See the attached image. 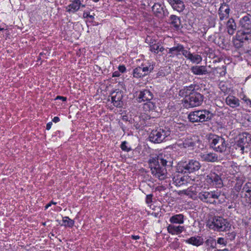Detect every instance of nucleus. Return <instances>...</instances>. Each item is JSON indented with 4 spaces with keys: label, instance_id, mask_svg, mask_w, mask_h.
Returning <instances> with one entry per match:
<instances>
[{
    "label": "nucleus",
    "instance_id": "3",
    "mask_svg": "<svg viewBox=\"0 0 251 251\" xmlns=\"http://www.w3.org/2000/svg\"><path fill=\"white\" fill-rule=\"evenodd\" d=\"M240 25L243 29L238 31V40L241 41L251 40V16L248 15L241 18Z\"/></svg>",
    "mask_w": 251,
    "mask_h": 251
},
{
    "label": "nucleus",
    "instance_id": "9",
    "mask_svg": "<svg viewBox=\"0 0 251 251\" xmlns=\"http://www.w3.org/2000/svg\"><path fill=\"white\" fill-rule=\"evenodd\" d=\"M221 193L218 191H202L198 194V197L204 202L215 204V199H218Z\"/></svg>",
    "mask_w": 251,
    "mask_h": 251
},
{
    "label": "nucleus",
    "instance_id": "40",
    "mask_svg": "<svg viewBox=\"0 0 251 251\" xmlns=\"http://www.w3.org/2000/svg\"><path fill=\"white\" fill-rule=\"evenodd\" d=\"M236 38H237L236 37ZM245 41H239L238 40V38H237V40H236V42L235 43V46L237 47V48H241V47H242L243 46V43L245 42Z\"/></svg>",
    "mask_w": 251,
    "mask_h": 251
},
{
    "label": "nucleus",
    "instance_id": "30",
    "mask_svg": "<svg viewBox=\"0 0 251 251\" xmlns=\"http://www.w3.org/2000/svg\"><path fill=\"white\" fill-rule=\"evenodd\" d=\"M188 59H189L193 63L199 64L201 61L202 57L199 54L194 55L192 53L190 56L189 57Z\"/></svg>",
    "mask_w": 251,
    "mask_h": 251
},
{
    "label": "nucleus",
    "instance_id": "16",
    "mask_svg": "<svg viewBox=\"0 0 251 251\" xmlns=\"http://www.w3.org/2000/svg\"><path fill=\"white\" fill-rule=\"evenodd\" d=\"M167 1L171 5L174 10L179 12L183 11L185 8V5L182 0H167Z\"/></svg>",
    "mask_w": 251,
    "mask_h": 251
},
{
    "label": "nucleus",
    "instance_id": "20",
    "mask_svg": "<svg viewBox=\"0 0 251 251\" xmlns=\"http://www.w3.org/2000/svg\"><path fill=\"white\" fill-rule=\"evenodd\" d=\"M169 23L173 26L176 30H178L181 26V21L179 17L175 15L170 16L169 19Z\"/></svg>",
    "mask_w": 251,
    "mask_h": 251
},
{
    "label": "nucleus",
    "instance_id": "11",
    "mask_svg": "<svg viewBox=\"0 0 251 251\" xmlns=\"http://www.w3.org/2000/svg\"><path fill=\"white\" fill-rule=\"evenodd\" d=\"M151 8L154 16L159 19H163L169 15V12L166 6L160 3H155Z\"/></svg>",
    "mask_w": 251,
    "mask_h": 251
},
{
    "label": "nucleus",
    "instance_id": "32",
    "mask_svg": "<svg viewBox=\"0 0 251 251\" xmlns=\"http://www.w3.org/2000/svg\"><path fill=\"white\" fill-rule=\"evenodd\" d=\"M243 191L247 193L250 197H251V182H248L244 185L242 192Z\"/></svg>",
    "mask_w": 251,
    "mask_h": 251
},
{
    "label": "nucleus",
    "instance_id": "41",
    "mask_svg": "<svg viewBox=\"0 0 251 251\" xmlns=\"http://www.w3.org/2000/svg\"><path fill=\"white\" fill-rule=\"evenodd\" d=\"M242 184L239 182H237L234 186V189L236 192H239L242 188Z\"/></svg>",
    "mask_w": 251,
    "mask_h": 251
},
{
    "label": "nucleus",
    "instance_id": "22",
    "mask_svg": "<svg viewBox=\"0 0 251 251\" xmlns=\"http://www.w3.org/2000/svg\"><path fill=\"white\" fill-rule=\"evenodd\" d=\"M184 229L183 226H175L173 225H169L167 227V230L169 233L173 235L179 234L181 233Z\"/></svg>",
    "mask_w": 251,
    "mask_h": 251
},
{
    "label": "nucleus",
    "instance_id": "44",
    "mask_svg": "<svg viewBox=\"0 0 251 251\" xmlns=\"http://www.w3.org/2000/svg\"><path fill=\"white\" fill-rule=\"evenodd\" d=\"M152 197V195H148L146 197V202L147 203H150L151 202V199Z\"/></svg>",
    "mask_w": 251,
    "mask_h": 251
},
{
    "label": "nucleus",
    "instance_id": "12",
    "mask_svg": "<svg viewBox=\"0 0 251 251\" xmlns=\"http://www.w3.org/2000/svg\"><path fill=\"white\" fill-rule=\"evenodd\" d=\"M153 69L152 66H145L142 65L133 70V75L134 77L140 78L149 74Z\"/></svg>",
    "mask_w": 251,
    "mask_h": 251
},
{
    "label": "nucleus",
    "instance_id": "36",
    "mask_svg": "<svg viewBox=\"0 0 251 251\" xmlns=\"http://www.w3.org/2000/svg\"><path fill=\"white\" fill-rule=\"evenodd\" d=\"M236 149H237L238 148L239 150L241 151V153L243 154L244 152L245 148H246L245 145H244L241 141L238 140L236 142Z\"/></svg>",
    "mask_w": 251,
    "mask_h": 251
},
{
    "label": "nucleus",
    "instance_id": "29",
    "mask_svg": "<svg viewBox=\"0 0 251 251\" xmlns=\"http://www.w3.org/2000/svg\"><path fill=\"white\" fill-rule=\"evenodd\" d=\"M170 222L173 224H182L184 222V216L181 214L173 216L170 218Z\"/></svg>",
    "mask_w": 251,
    "mask_h": 251
},
{
    "label": "nucleus",
    "instance_id": "2",
    "mask_svg": "<svg viewBox=\"0 0 251 251\" xmlns=\"http://www.w3.org/2000/svg\"><path fill=\"white\" fill-rule=\"evenodd\" d=\"M206 226L215 231H226L229 230L231 225L228 221L221 216H211L206 222Z\"/></svg>",
    "mask_w": 251,
    "mask_h": 251
},
{
    "label": "nucleus",
    "instance_id": "46",
    "mask_svg": "<svg viewBox=\"0 0 251 251\" xmlns=\"http://www.w3.org/2000/svg\"><path fill=\"white\" fill-rule=\"evenodd\" d=\"M51 125H52V123L51 122H49L47 124V126H46V129L47 130H49L51 128Z\"/></svg>",
    "mask_w": 251,
    "mask_h": 251
},
{
    "label": "nucleus",
    "instance_id": "6",
    "mask_svg": "<svg viewBox=\"0 0 251 251\" xmlns=\"http://www.w3.org/2000/svg\"><path fill=\"white\" fill-rule=\"evenodd\" d=\"M203 96L199 92L193 91L187 94L184 98L186 107H194L201 105L203 100Z\"/></svg>",
    "mask_w": 251,
    "mask_h": 251
},
{
    "label": "nucleus",
    "instance_id": "5",
    "mask_svg": "<svg viewBox=\"0 0 251 251\" xmlns=\"http://www.w3.org/2000/svg\"><path fill=\"white\" fill-rule=\"evenodd\" d=\"M213 114L207 110H201L190 112L188 119L192 123L207 122L211 120L213 117Z\"/></svg>",
    "mask_w": 251,
    "mask_h": 251
},
{
    "label": "nucleus",
    "instance_id": "10",
    "mask_svg": "<svg viewBox=\"0 0 251 251\" xmlns=\"http://www.w3.org/2000/svg\"><path fill=\"white\" fill-rule=\"evenodd\" d=\"M228 143L222 137L215 136L212 139L210 147L215 151L220 152H225Z\"/></svg>",
    "mask_w": 251,
    "mask_h": 251
},
{
    "label": "nucleus",
    "instance_id": "19",
    "mask_svg": "<svg viewBox=\"0 0 251 251\" xmlns=\"http://www.w3.org/2000/svg\"><path fill=\"white\" fill-rule=\"evenodd\" d=\"M186 243L198 247L203 244V239L201 236H193L187 239Z\"/></svg>",
    "mask_w": 251,
    "mask_h": 251
},
{
    "label": "nucleus",
    "instance_id": "52",
    "mask_svg": "<svg viewBox=\"0 0 251 251\" xmlns=\"http://www.w3.org/2000/svg\"><path fill=\"white\" fill-rule=\"evenodd\" d=\"M51 205V202H50L48 204H47L46 206H45V208L46 209H47L49 207H50V206Z\"/></svg>",
    "mask_w": 251,
    "mask_h": 251
},
{
    "label": "nucleus",
    "instance_id": "47",
    "mask_svg": "<svg viewBox=\"0 0 251 251\" xmlns=\"http://www.w3.org/2000/svg\"><path fill=\"white\" fill-rule=\"evenodd\" d=\"M60 120L59 118L58 117H54L52 119V121L54 123H57L59 122Z\"/></svg>",
    "mask_w": 251,
    "mask_h": 251
},
{
    "label": "nucleus",
    "instance_id": "51",
    "mask_svg": "<svg viewBox=\"0 0 251 251\" xmlns=\"http://www.w3.org/2000/svg\"><path fill=\"white\" fill-rule=\"evenodd\" d=\"M246 101L247 103H249V105L251 107V100H250L248 99L247 100H246Z\"/></svg>",
    "mask_w": 251,
    "mask_h": 251
},
{
    "label": "nucleus",
    "instance_id": "34",
    "mask_svg": "<svg viewBox=\"0 0 251 251\" xmlns=\"http://www.w3.org/2000/svg\"><path fill=\"white\" fill-rule=\"evenodd\" d=\"M236 233L234 232H228L226 235L225 239L226 242L228 243L229 241H232L234 240L236 237Z\"/></svg>",
    "mask_w": 251,
    "mask_h": 251
},
{
    "label": "nucleus",
    "instance_id": "55",
    "mask_svg": "<svg viewBox=\"0 0 251 251\" xmlns=\"http://www.w3.org/2000/svg\"><path fill=\"white\" fill-rule=\"evenodd\" d=\"M88 16V17H90V18H93V16H92V15H88V14H87V16Z\"/></svg>",
    "mask_w": 251,
    "mask_h": 251
},
{
    "label": "nucleus",
    "instance_id": "25",
    "mask_svg": "<svg viewBox=\"0 0 251 251\" xmlns=\"http://www.w3.org/2000/svg\"><path fill=\"white\" fill-rule=\"evenodd\" d=\"M226 27L227 32L229 35H233L236 30V25L234 20L232 19H229L226 23Z\"/></svg>",
    "mask_w": 251,
    "mask_h": 251
},
{
    "label": "nucleus",
    "instance_id": "33",
    "mask_svg": "<svg viewBox=\"0 0 251 251\" xmlns=\"http://www.w3.org/2000/svg\"><path fill=\"white\" fill-rule=\"evenodd\" d=\"M206 246H210L211 248L214 249L216 248V242L215 239L210 237L205 242Z\"/></svg>",
    "mask_w": 251,
    "mask_h": 251
},
{
    "label": "nucleus",
    "instance_id": "26",
    "mask_svg": "<svg viewBox=\"0 0 251 251\" xmlns=\"http://www.w3.org/2000/svg\"><path fill=\"white\" fill-rule=\"evenodd\" d=\"M187 177L179 175H175L173 178L174 183L176 186H180L187 182Z\"/></svg>",
    "mask_w": 251,
    "mask_h": 251
},
{
    "label": "nucleus",
    "instance_id": "13",
    "mask_svg": "<svg viewBox=\"0 0 251 251\" xmlns=\"http://www.w3.org/2000/svg\"><path fill=\"white\" fill-rule=\"evenodd\" d=\"M123 97V92L121 90H116L111 93V100L113 105L118 107L123 105L122 100Z\"/></svg>",
    "mask_w": 251,
    "mask_h": 251
},
{
    "label": "nucleus",
    "instance_id": "8",
    "mask_svg": "<svg viewBox=\"0 0 251 251\" xmlns=\"http://www.w3.org/2000/svg\"><path fill=\"white\" fill-rule=\"evenodd\" d=\"M153 97V94L150 91L145 89L139 92L137 97L138 101L139 102L147 101L144 104L145 108L147 107L149 110H153L155 107V103L151 101Z\"/></svg>",
    "mask_w": 251,
    "mask_h": 251
},
{
    "label": "nucleus",
    "instance_id": "28",
    "mask_svg": "<svg viewBox=\"0 0 251 251\" xmlns=\"http://www.w3.org/2000/svg\"><path fill=\"white\" fill-rule=\"evenodd\" d=\"M80 3L79 0H74L73 2L67 7V11L75 12L78 10L80 7Z\"/></svg>",
    "mask_w": 251,
    "mask_h": 251
},
{
    "label": "nucleus",
    "instance_id": "14",
    "mask_svg": "<svg viewBox=\"0 0 251 251\" xmlns=\"http://www.w3.org/2000/svg\"><path fill=\"white\" fill-rule=\"evenodd\" d=\"M206 177L207 181L213 183L216 187L221 188L223 186V181L220 176L215 173L211 172Z\"/></svg>",
    "mask_w": 251,
    "mask_h": 251
},
{
    "label": "nucleus",
    "instance_id": "7",
    "mask_svg": "<svg viewBox=\"0 0 251 251\" xmlns=\"http://www.w3.org/2000/svg\"><path fill=\"white\" fill-rule=\"evenodd\" d=\"M201 167L200 162L195 160H190L188 163H179L177 166V172L178 173H190L198 171Z\"/></svg>",
    "mask_w": 251,
    "mask_h": 251
},
{
    "label": "nucleus",
    "instance_id": "24",
    "mask_svg": "<svg viewBox=\"0 0 251 251\" xmlns=\"http://www.w3.org/2000/svg\"><path fill=\"white\" fill-rule=\"evenodd\" d=\"M226 102L231 107L235 108L239 106V100L233 96H228L226 99Z\"/></svg>",
    "mask_w": 251,
    "mask_h": 251
},
{
    "label": "nucleus",
    "instance_id": "37",
    "mask_svg": "<svg viewBox=\"0 0 251 251\" xmlns=\"http://www.w3.org/2000/svg\"><path fill=\"white\" fill-rule=\"evenodd\" d=\"M181 52L188 59L189 57L190 56L191 54H192L190 51H189L187 50H185L184 49V48L183 46V45H182V49L181 50Z\"/></svg>",
    "mask_w": 251,
    "mask_h": 251
},
{
    "label": "nucleus",
    "instance_id": "53",
    "mask_svg": "<svg viewBox=\"0 0 251 251\" xmlns=\"http://www.w3.org/2000/svg\"><path fill=\"white\" fill-rule=\"evenodd\" d=\"M221 251H229L227 249H225L224 250H221Z\"/></svg>",
    "mask_w": 251,
    "mask_h": 251
},
{
    "label": "nucleus",
    "instance_id": "38",
    "mask_svg": "<svg viewBox=\"0 0 251 251\" xmlns=\"http://www.w3.org/2000/svg\"><path fill=\"white\" fill-rule=\"evenodd\" d=\"M127 142L126 141L123 142L121 145V148L122 150L128 152L131 150L130 148H128L126 146Z\"/></svg>",
    "mask_w": 251,
    "mask_h": 251
},
{
    "label": "nucleus",
    "instance_id": "56",
    "mask_svg": "<svg viewBox=\"0 0 251 251\" xmlns=\"http://www.w3.org/2000/svg\"><path fill=\"white\" fill-rule=\"evenodd\" d=\"M3 29H4L3 28L0 27V31H2V30H3Z\"/></svg>",
    "mask_w": 251,
    "mask_h": 251
},
{
    "label": "nucleus",
    "instance_id": "35",
    "mask_svg": "<svg viewBox=\"0 0 251 251\" xmlns=\"http://www.w3.org/2000/svg\"><path fill=\"white\" fill-rule=\"evenodd\" d=\"M159 49V45L157 44H153L152 43H150V50L155 53L158 52V49Z\"/></svg>",
    "mask_w": 251,
    "mask_h": 251
},
{
    "label": "nucleus",
    "instance_id": "21",
    "mask_svg": "<svg viewBox=\"0 0 251 251\" xmlns=\"http://www.w3.org/2000/svg\"><path fill=\"white\" fill-rule=\"evenodd\" d=\"M239 140L247 148L251 144V134L248 132H244L239 135Z\"/></svg>",
    "mask_w": 251,
    "mask_h": 251
},
{
    "label": "nucleus",
    "instance_id": "57",
    "mask_svg": "<svg viewBox=\"0 0 251 251\" xmlns=\"http://www.w3.org/2000/svg\"><path fill=\"white\" fill-rule=\"evenodd\" d=\"M56 202H53L52 201L51 202V204H56Z\"/></svg>",
    "mask_w": 251,
    "mask_h": 251
},
{
    "label": "nucleus",
    "instance_id": "60",
    "mask_svg": "<svg viewBox=\"0 0 251 251\" xmlns=\"http://www.w3.org/2000/svg\"><path fill=\"white\" fill-rule=\"evenodd\" d=\"M215 251H221V250H215Z\"/></svg>",
    "mask_w": 251,
    "mask_h": 251
},
{
    "label": "nucleus",
    "instance_id": "58",
    "mask_svg": "<svg viewBox=\"0 0 251 251\" xmlns=\"http://www.w3.org/2000/svg\"><path fill=\"white\" fill-rule=\"evenodd\" d=\"M95 2H98L99 0H93Z\"/></svg>",
    "mask_w": 251,
    "mask_h": 251
},
{
    "label": "nucleus",
    "instance_id": "23",
    "mask_svg": "<svg viewBox=\"0 0 251 251\" xmlns=\"http://www.w3.org/2000/svg\"><path fill=\"white\" fill-rule=\"evenodd\" d=\"M192 73L196 75H202L208 73L206 67L204 66H196L192 67L191 69Z\"/></svg>",
    "mask_w": 251,
    "mask_h": 251
},
{
    "label": "nucleus",
    "instance_id": "50",
    "mask_svg": "<svg viewBox=\"0 0 251 251\" xmlns=\"http://www.w3.org/2000/svg\"><path fill=\"white\" fill-rule=\"evenodd\" d=\"M165 50V49L163 47H159V49H158V50L160 52L163 51V50Z\"/></svg>",
    "mask_w": 251,
    "mask_h": 251
},
{
    "label": "nucleus",
    "instance_id": "45",
    "mask_svg": "<svg viewBox=\"0 0 251 251\" xmlns=\"http://www.w3.org/2000/svg\"><path fill=\"white\" fill-rule=\"evenodd\" d=\"M120 75V72L119 71H115L113 73L112 76L113 77H118Z\"/></svg>",
    "mask_w": 251,
    "mask_h": 251
},
{
    "label": "nucleus",
    "instance_id": "39",
    "mask_svg": "<svg viewBox=\"0 0 251 251\" xmlns=\"http://www.w3.org/2000/svg\"><path fill=\"white\" fill-rule=\"evenodd\" d=\"M217 243L218 244L222 245H224V246H226L227 245V242H226V239L222 237H220L217 240Z\"/></svg>",
    "mask_w": 251,
    "mask_h": 251
},
{
    "label": "nucleus",
    "instance_id": "43",
    "mask_svg": "<svg viewBox=\"0 0 251 251\" xmlns=\"http://www.w3.org/2000/svg\"><path fill=\"white\" fill-rule=\"evenodd\" d=\"M118 69L119 70V72L121 73H124L126 70V68L124 65H120L118 67Z\"/></svg>",
    "mask_w": 251,
    "mask_h": 251
},
{
    "label": "nucleus",
    "instance_id": "31",
    "mask_svg": "<svg viewBox=\"0 0 251 251\" xmlns=\"http://www.w3.org/2000/svg\"><path fill=\"white\" fill-rule=\"evenodd\" d=\"M63 223L65 226L72 227L74 225V221L70 219L68 217L63 218Z\"/></svg>",
    "mask_w": 251,
    "mask_h": 251
},
{
    "label": "nucleus",
    "instance_id": "1",
    "mask_svg": "<svg viewBox=\"0 0 251 251\" xmlns=\"http://www.w3.org/2000/svg\"><path fill=\"white\" fill-rule=\"evenodd\" d=\"M148 163L153 176L160 180H164L167 177L166 167L171 166L172 161L169 154H159L156 157H151Z\"/></svg>",
    "mask_w": 251,
    "mask_h": 251
},
{
    "label": "nucleus",
    "instance_id": "17",
    "mask_svg": "<svg viewBox=\"0 0 251 251\" xmlns=\"http://www.w3.org/2000/svg\"><path fill=\"white\" fill-rule=\"evenodd\" d=\"M199 141L197 136H192L187 137L183 141V145L184 148L194 147Z\"/></svg>",
    "mask_w": 251,
    "mask_h": 251
},
{
    "label": "nucleus",
    "instance_id": "54",
    "mask_svg": "<svg viewBox=\"0 0 251 251\" xmlns=\"http://www.w3.org/2000/svg\"><path fill=\"white\" fill-rule=\"evenodd\" d=\"M189 88H190V89H189V90H190L191 89H194V87L193 85H191L189 86Z\"/></svg>",
    "mask_w": 251,
    "mask_h": 251
},
{
    "label": "nucleus",
    "instance_id": "61",
    "mask_svg": "<svg viewBox=\"0 0 251 251\" xmlns=\"http://www.w3.org/2000/svg\"><path fill=\"white\" fill-rule=\"evenodd\" d=\"M249 251H251V247L250 248Z\"/></svg>",
    "mask_w": 251,
    "mask_h": 251
},
{
    "label": "nucleus",
    "instance_id": "27",
    "mask_svg": "<svg viewBox=\"0 0 251 251\" xmlns=\"http://www.w3.org/2000/svg\"><path fill=\"white\" fill-rule=\"evenodd\" d=\"M181 49L182 45L178 44L176 46L169 49L168 53L170 54V56L173 57L175 55L180 54Z\"/></svg>",
    "mask_w": 251,
    "mask_h": 251
},
{
    "label": "nucleus",
    "instance_id": "59",
    "mask_svg": "<svg viewBox=\"0 0 251 251\" xmlns=\"http://www.w3.org/2000/svg\"><path fill=\"white\" fill-rule=\"evenodd\" d=\"M123 0H117V1H123Z\"/></svg>",
    "mask_w": 251,
    "mask_h": 251
},
{
    "label": "nucleus",
    "instance_id": "42",
    "mask_svg": "<svg viewBox=\"0 0 251 251\" xmlns=\"http://www.w3.org/2000/svg\"><path fill=\"white\" fill-rule=\"evenodd\" d=\"M48 53V51H46V52L43 51L42 52H41L39 54V56L38 57V60H40L42 59V57L43 58H47V57L46 56H46V54Z\"/></svg>",
    "mask_w": 251,
    "mask_h": 251
},
{
    "label": "nucleus",
    "instance_id": "18",
    "mask_svg": "<svg viewBox=\"0 0 251 251\" xmlns=\"http://www.w3.org/2000/svg\"><path fill=\"white\" fill-rule=\"evenodd\" d=\"M201 157L202 160L206 162H215L218 160V155L213 152L201 154Z\"/></svg>",
    "mask_w": 251,
    "mask_h": 251
},
{
    "label": "nucleus",
    "instance_id": "49",
    "mask_svg": "<svg viewBox=\"0 0 251 251\" xmlns=\"http://www.w3.org/2000/svg\"><path fill=\"white\" fill-rule=\"evenodd\" d=\"M57 99L62 100L63 101L66 100V99H67L66 97H61V96H58Z\"/></svg>",
    "mask_w": 251,
    "mask_h": 251
},
{
    "label": "nucleus",
    "instance_id": "48",
    "mask_svg": "<svg viewBox=\"0 0 251 251\" xmlns=\"http://www.w3.org/2000/svg\"><path fill=\"white\" fill-rule=\"evenodd\" d=\"M131 238L134 239V240H137V239H139L140 238V236H138V235H132L131 236Z\"/></svg>",
    "mask_w": 251,
    "mask_h": 251
},
{
    "label": "nucleus",
    "instance_id": "15",
    "mask_svg": "<svg viewBox=\"0 0 251 251\" xmlns=\"http://www.w3.org/2000/svg\"><path fill=\"white\" fill-rule=\"evenodd\" d=\"M229 6L226 3H223L218 11L220 21L227 19L229 17Z\"/></svg>",
    "mask_w": 251,
    "mask_h": 251
},
{
    "label": "nucleus",
    "instance_id": "4",
    "mask_svg": "<svg viewBox=\"0 0 251 251\" xmlns=\"http://www.w3.org/2000/svg\"><path fill=\"white\" fill-rule=\"evenodd\" d=\"M171 130L167 126H159L152 130L149 135V140L154 143H160L170 136Z\"/></svg>",
    "mask_w": 251,
    "mask_h": 251
}]
</instances>
